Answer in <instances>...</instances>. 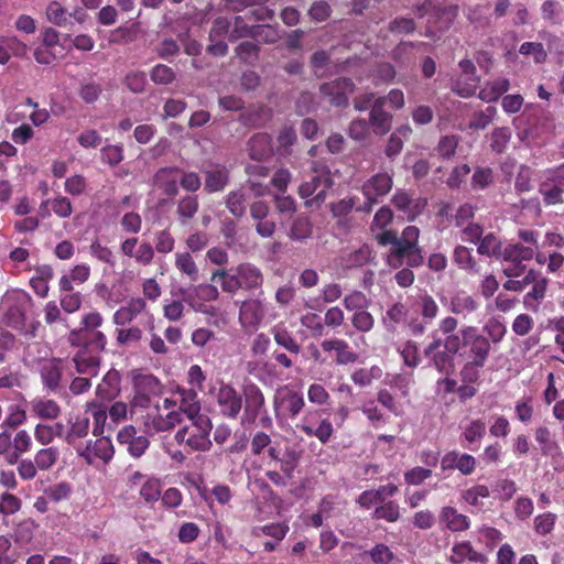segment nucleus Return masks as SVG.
<instances>
[{"mask_svg": "<svg viewBox=\"0 0 564 564\" xmlns=\"http://www.w3.org/2000/svg\"><path fill=\"white\" fill-rule=\"evenodd\" d=\"M458 321L446 316L438 322L437 329L432 332V341L424 348V355L432 365L446 376L455 369L454 358L459 341L460 329L456 333Z\"/></svg>", "mask_w": 564, "mask_h": 564, "instance_id": "obj_1", "label": "nucleus"}, {"mask_svg": "<svg viewBox=\"0 0 564 564\" xmlns=\"http://www.w3.org/2000/svg\"><path fill=\"white\" fill-rule=\"evenodd\" d=\"M210 281L220 285L224 293L231 296L239 291L253 292L263 285L264 276L260 268L242 262L231 268H218L212 271Z\"/></svg>", "mask_w": 564, "mask_h": 564, "instance_id": "obj_2", "label": "nucleus"}, {"mask_svg": "<svg viewBox=\"0 0 564 564\" xmlns=\"http://www.w3.org/2000/svg\"><path fill=\"white\" fill-rule=\"evenodd\" d=\"M213 424L207 415L189 419L174 435L175 442L184 446L188 453L206 452L212 447L210 432Z\"/></svg>", "mask_w": 564, "mask_h": 564, "instance_id": "obj_3", "label": "nucleus"}, {"mask_svg": "<svg viewBox=\"0 0 564 564\" xmlns=\"http://www.w3.org/2000/svg\"><path fill=\"white\" fill-rule=\"evenodd\" d=\"M491 352V343L475 326H463L460 328L459 341L456 355L464 361L486 364Z\"/></svg>", "mask_w": 564, "mask_h": 564, "instance_id": "obj_4", "label": "nucleus"}, {"mask_svg": "<svg viewBox=\"0 0 564 564\" xmlns=\"http://www.w3.org/2000/svg\"><path fill=\"white\" fill-rule=\"evenodd\" d=\"M33 305L34 302L30 294L22 290L7 293L2 301L6 324L14 329L23 330L26 326V315Z\"/></svg>", "mask_w": 564, "mask_h": 564, "instance_id": "obj_5", "label": "nucleus"}, {"mask_svg": "<svg viewBox=\"0 0 564 564\" xmlns=\"http://www.w3.org/2000/svg\"><path fill=\"white\" fill-rule=\"evenodd\" d=\"M305 406L304 395L290 386H283L275 391L273 409L276 420L294 421Z\"/></svg>", "mask_w": 564, "mask_h": 564, "instance_id": "obj_6", "label": "nucleus"}, {"mask_svg": "<svg viewBox=\"0 0 564 564\" xmlns=\"http://www.w3.org/2000/svg\"><path fill=\"white\" fill-rule=\"evenodd\" d=\"M296 429L307 437H315L321 444L330 442L335 429L329 417L323 416L321 409H308L296 424Z\"/></svg>", "mask_w": 564, "mask_h": 564, "instance_id": "obj_7", "label": "nucleus"}, {"mask_svg": "<svg viewBox=\"0 0 564 564\" xmlns=\"http://www.w3.org/2000/svg\"><path fill=\"white\" fill-rule=\"evenodd\" d=\"M173 295L181 297L194 312L205 313L206 303L217 301L220 293L213 283H192L189 286L178 288Z\"/></svg>", "mask_w": 564, "mask_h": 564, "instance_id": "obj_8", "label": "nucleus"}, {"mask_svg": "<svg viewBox=\"0 0 564 564\" xmlns=\"http://www.w3.org/2000/svg\"><path fill=\"white\" fill-rule=\"evenodd\" d=\"M534 257V248L532 245L524 246L521 242L508 243L503 247V252L500 261L508 262L509 264L503 269L505 275L508 278H518L524 270V261H530Z\"/></svg>", "mask_w": 564, "mask_h": 564, "instance_id": "obj_9", "label": "nucleus"}, {"mask_svg": "<svg viewBox=\"0 0 564 564\" xmlns=\"http://www.w3.org/2000/svg\"><path fill=\"white\" fill-rule=\"evenodd\" d=\"M215 401L218 413L226 419H238L242 410V394L228 382L220 381L215 391Z\"/></svg>", "mask_w": 564, "mask_h": 564, "instance_id": "obj_10", "label": "nucleus"}, {"mask_svg": "<svg viewBox=\"0 0 564 564\" xmlns=\"http://www.w3.org/2000/svg\"><path fill=\"white\" fill-rule=\"evenodd\" d=\"M354 89V82L347 77L336 78L322 84L319 87L321 94L328 98L330 105L335 107H346L348 105V97Z\"/></svg>", "mask_w": 564, "mask_h": 564, "instance_id": "obj_11", "label": "nucleus"}, {"mask_svg": "<svg viewBox=\"0 0 564 564\" xmlns=\"http://www.w3.org/2000/svg\"><path fill=\"white\" fill-rule=\"evenodd\" d=\"M334 185V181L328 172H323L311 177L310 181L302 183L299 187V195L302 198L313 196L311 203L315 202L317 205L323 203L326 198L328 189Z\"/></svg>", "mask_w": 564, "mask_h": 564, "instance_id": "obj_12", "label": "nucleus"}, {"mask_svg": "<svg viewBox=\"0 0 564 564\" xmlns=\"http://www.w3.org/2000/svg\"><path fill=\"white\" fill-rule=\"evenodd\" d=\"M68 343L73 347L87 349L90 352L100 354L106 349L107 337L100 330L84 332L73 329L68 337Z\"/></svg>", "mask_w": 564, "mask_h": 564, "instance_id": "obj_13", "label": "nucleus"}, {"mask_svg": "<svg viewBox=\"0 0 564 564\" xmlns=\"http://www.w3.org/2000/svg\"><path fill=\"white\" fill-rule=\"evenodd\" d=\"M387 261L394 269L401 268L404 261L409 267L416 268L423 263L422 250L398 241L390 248Z\"/></svg>", "mask_w": 564, "mask_h": 564, "instance_id": "obj_14", "label": "nucleus"}, {"mask_svg": "<svg viewBox=\"0 0 564 564\" xmlns=\"http://www.w3.org/2000/svg\"><path fill=\"white\" fill-rule=\"evenodd\" d=\"M65 360L53 357L44 360L40 367V378L43 388L50 392L56 393L62 383Z\"/></svg>", "mask_w": 564, "mask_h": 564, "instance_id": "obj_15", "label": "nucleus"}, {"mask_svg": "<svg viewBox=\"0 0 564 564\" xmlns=\"http://www.w3.org/2000/svg\"><path fill=\"white\" fill-rule=\"evenodd\" d=\"M117 440L121 445L127 446L128 453L134 457H141L149 448L150 441L145 435L138 434L133 425L122 427L117 435Z\"/></svg>", "mask_w": 564, "mask_h": 564, "instance_id": "obj_16", "label": "nucleus"}, {"mask_svg": "<svg viewBox=\"0 0 564 564\" xmlns=\"http://www.w3.org/2000/svg\"><path fill=\"white\" fill-rule=\"evenodd\" d=\"M264 317V306L258 299H249L241 303L239 308V322L243 329L253 332Z\"/></svg>", "mask_w": 564, "mask_h": 564, "instance_id": "obj_17", "label": "nucleus"}, {"mask_svg": "<svg viewBox=\"0 0 564 564\" xmlns=\"http://www.w3.org/2000/svg\"><path fill=\"white\" fill-rule=\"evenodd\" d=\"M72 364L78 375L97 377L100 370L101 357L87 349L78 348L72 357Z\"/></svg>", "mask_w": 564, "mask_h": 564, "instance_id": "obj_18", "label": "nucleus"}, {"mask_svg": "<svg viewBox=\"0 0 564 564\" xmlns=\"http://www.w3.org/2000/svg\"><path fill=\"white\" fill-rule=\"evenodd\" d=\"M386 98H376L369 112V126L377 135L387 134L392 124V115L383 109Z\"/></svg>", "mask_w": 564, "mask_h": 564, "instance_id": "obj_19", "label": "nucleus"}, {"mask_svg": "<svg viewBox=\"0 0 564 564\" xmlns=\"http://www.w3.org/2000/svg\"><path fill=\"white\" fill-rule=\"evenodd\" d=\"M90 421L87 414L70 415L67 420V429L64 441L73 446L76 445L89 434Z\"/></svg>", "mask_w": 564, "mask_h": 564, "instance_id": "obj_20", "label": "nucleus"}, {"mask_svg": "<svg viewBox=\"0 0 564 564\" xmlns=\"http://www.w3.org/2000/svg\"><path fill=\"white\" fill-rule=\"evenodd\" d=\"M174 397V405H177V410L181 411L183 415H186L188 420L204 415L200 413V402L195 390L178 389Z\"/></svg>", "mask_w": 564, "mask_h": 564, "instance_id": "obj_21", "label": "nucleus"}, {"mask_svg": "<svg viewBox=\"0 0 564 564\" xmlns=\"http://www.w3.org/2000/svg\"><path fill=\"white\" fill-rule=\"evenodd\" d=\"M178 167H161L153 176V184L164 195L175 197L178 194Z\"/></svg>", "mask_w": 564, "mask_h": 564, "instance_id": "obj_22", "label": "nucleus"}, {"mask_svg": "<svg viewBox=\"0 0 564 564\" xmlns=\"http://www.w3.org/2000/svg\"><path fill=\"white\" fill-rule=\"evenodd\" d=\"M247 150L250 159L261 162L273 154L272 138L270 134L260 132L253 134L247 143Z\"/></svg>", "mask_w": 564, "mask_h": 564, "instance_id": "obj_23", "label": "nucleus"}, {"mask_svg": "<svg viewBox=\"0 0 564 564\" xmlns=\"http://www.w3.org/2000/svg\"><path fill=\"white\" fill-rule=\"evenodd\" d=\"M321 347L325 352H336L335 364L338 366L354 364L358 359V355L352 351L349 344L340 338L325 339L321 343Z\"/></svg>", "mask_w": 564, "mask_h": 564, "instance_id": "obj_24", "label": "nucleus"}, {"mask_svg": "<svg viewBox=\"0 0 564 564\" xmlns=\"http://www.w3.org/2000/svg\"><path fill=\"white\" fill-rule=\"evenodd\" d=\"M245 415L248 420H256L265 405V399L261 389L254 384H247L243 389Z\"/></svg>", "mask_w": 564, "mask_h": 564, "instance_id": "obj_25", "label": "nucleus"}, {"mask_svg": "<svg viewBox=\"0 0 564 564\" xmlns=\"http://www.w3.org/2000/svg\"><path fill=\"white\" fill-rule=\"evenodd\" d=\"M393 180L388 173H377L367 180L362 186L361 192L365 197L379 198L386 196L392 188Z\"/></svg>", "mask_w": 564, "mask_h": 564, "instance_id": "obj_26", "label": "nucleus"}, {"mask_svg": "<svg viewBox=\"0 0 564 564\" xmlns=\"http://www.w3.org/2000/svg\"><path fill=\"white\" fill-rule=\"evenodd\" d=\"M30 410L33 416L43 421H55L62 414L61 405L55 400L44 397L34 398L30 402Z\"/></svg>", "mask_w": 564, "mask_h": 564, "instance_id": "obj_27", "label": "nucleus"}, {"mask_svg": "<svg viewBox=\"0 0 564 564\" xmlns=\"http://www.w3.org/2000/svg\"><path fill=\"white\" fill-rule=\"evenodd\" d=\"M487 425L482 419H474L469 421L462 431V445L469 449H475L486 435Z\"/></svg>", "mask_w": 564, "mask_h": 564, "instance_id": "obj_28", "label": "nucleus"}, {"mask_svg": "<svg viewBox=\"0 0 564 564\" xmlns=\"http://www.w3.org/2000/svg\"><path fill=\"white\" fill-rule=\"evenodd\" d=\"M141 23L120 25L109 32L107 41L109 45H128L135 42L141 36Z\"/></svg>", "mask_w": 564, "mask_h": 564, "instance_id": "obj_29", "label": "nucleus"}, {"mask_svg": "<svg viewBox=\"0 0 564 564\" xmlns=\"http://www.w3.org/2000/svg\"><path fill=\"white\" fill-rule=\"evenodd\" d=\"M121 391V375L116 369H110L104 376L96 388V395L101 400H113Z\"/></svg>", "mask_w": 564, "mask_h": 564, "instance_id": "obj_30", "label": "nucleus"}, {"mask_svg": "<svg viewBox=\"0 0 564 564\" xmlns=\"http://www.w3.org/2000/svg\"><path fill=\"white\" fill-rule=\"evenodd\" d=\"M531 284L532 289L523 296V305L527 310L536 313L540 310L541 301L546 295L549 279L542 276L538 271V275Z\"/></svg>", "mask_w": 564, "mask_h": 564, "instance_id": "obj_31", "label": "nucleus"}, {"mask_svg": "<svg viewBox=\"0 0 564 564\" xmlns=\"http://www.w3.org/2000/svg\"><path fill=\"white\" fill-rule=\"evenodd\" d=\"M440 521L451 532H463L469 529L470 520L467 516L459 513L456 508L446 506L440 511Z\"/></svg>", "mask_w": 564, "mask_h": 564, "instance_id": "obj_32", "label": "nucleus"}, {"mask_svg": "<svg viewBox=\"0 0 564 564\" xmlns=\"http://www.w3.org/2000/svg\"><path fill=\"white\" fill-rule=\"evenodd\" d=\"M466 560L480 564H485L487 562L486 555L474 550L470 542L463 541L454 544L452 547V555L449 557L451 563L463 564Z\"/></svg>", "mask_w": 564, "mask_h": 564, "instance_id": "obj_33", "label": "nucleus"}, {"mask_svg": "<svg viewBox=\"0 0 564 564\" xmlns=\"http://www.w3.org/2000/svg\"><path fill=\"white\" fill-rule=\"evenodd\" d=\"M174 267L181 276L186 278L191 283L199 280V268L189 251L176 252Z\"/></svg>", "mask_w": 564, "mask_h": 564, "instance_id": "obj_34", "label": "nucleus"}, {"mask_svg": "<svg viewBox=\"0 0 564 564\" xmlns=\"http://www.w3.org/2000/svg\"><path fill=\"white\" fill-rule=\"evenodd\" d=\"M453 262L460 269L466 271L469 274H479L480 265L476 261L475 257L471 253V249L458 245L454 248L453 251Z\"/></svg>", "mask_w": 564, "mask_h": 564, "instance_id": "obj_35", "label": "nucleus"}, {"mask_svg": "<svg viewBox=\"0 0 564 564\" xmlns=\"http://www.w3.org/2000/svg\"><path fill=\"white\" fill-rule=\"evenodd\" d=\"M33 445L32 437L26 430L18 431L12 438V453L7 458L8 465H15L19 458L31 451Z\"/></svg>", "mask_w": 564, "mask_h": 564, "instance_id": "obj_36", "label": "nucleus"}, {"mask_svg": "<svg viewBox=\"0 0 564 564\" xmlns=\"http://www.w3.org/2000/svg\"><path fill=\"white\" fill-rule=\"evenodd\" d=\"M479 303L469 294L465 292L456 293L451 297L449 311L455 315H460L464 318L477 311Z\"/></svg>", "mask_w": 564, "mask_h": 564, "instance_id": "obj_37", "label": "nucleus"}, {"mask_svg": "<svg viewBox=\"0 0 564 564\" xmlns=\"http://www.w3.org/2000/svg\"><path fill=\"white\" fill-rule=\"evenodd\" d=\"M509 88L510 82L508 78H496L484 85L479 90L478 97L486 102L497 101Z\"/></svg>", "mask_w": 564, "mask_h": 564, "instance_id": "obj_38", "label": "nucleus"}, {"mask_svg": "<svg viewBox=\"0 0 564 564\" xmlns=\"http://www.w3.org/2000/svg\"><path fill=\"white\" fill-rule=\"evenodd\" d=\"M477 252L480 256H486L488 258H496L501 260L503 248L502 241L498 238L495 232H488L482 235L481 239L477 245Z\"/></svg>", "mask_w": 564, "mask_h": 564, "instance_id": "obj_39", "label": "nucleus"}, {"mask_svg": "<svg viewBox=\"0 0 564 564\" xmlns=\"http://www.w3.org/2000/svg\"><path fill=\"white\" fill-rule=\"evenodd\" d=\"M158 381L153 376H143L135 381L137 391L130 402V413H133L134 409H147L150 406L151 399L150 397L140 391L141 388H151L152 386H156Z\"/></svg>", "mask_w": 564, "mask_h": 564, "instance_id": "obj_40", "label": "nucleus"}, {"mask_svg": "<svg viewBox=\"0 0 564 564\" xmlns=\"http://www.w3.org/2000/svg\"><path fill=\"white\" fill-rule=\"evenodd\" d=\"M61 451L57 446H43L35 452L33 460L40 471L51 470L58 462Z\"/></svg>", "mask_w": 564, "mask_h": 564, "instance_id": "obj_41", "label": "nucleus"}, {"mask_svg": "<svg viewBox=\"0 0 564 564\" xmlns=\"http://www.w3.org/2000/svg\"><path fill=\"white\" fill-rule=\"evenodd\" d=\"M86 412H89L93 416V434L95 436H101L109 417L107 406L97 401H90L86 403Z\"/></svg>", "mask_w": 564, "mask_h": 564, "instance_id": "obj_42", "label": "nucleus"}, {"mask_svg": "<svg viewBox=\"0 0 564 564\" xmlns=\"http://www.w3.org/2000/svg\"><path fill=\"white\" fill-rule=\"evenodd\" d=\"M115 334L119 347L137 346L143 338V330L137 325L117 327Z\"/></svg>", "mask_w": 564, "mask_h": 564, "instance_id": "obj_43", "label": "nucleus"}, {"mask_svg": "<svg viewBox=\"0 0 564 564\" xmlns=\"http://www.w3.org/2000/svg\"><path fill=\"white\" fill-rule=\"evenodd\" d=\"M199 208L198 197L196 195H186L177 202L176 215L182 225L193 219Z\"/></svg>", "mask_w": 564, "mask_h": 564, "instance_id": "obj_44", "label": "nucleus"}, {"mask_svg": "<svg viewBox=\"0 0 564 564\" xmlns=\"http://www.w3.org/2000/svg\"><path fill=\"white\" fill-rule=\"evenodd\" d=\"M534 438L540 445V451L543 456H553L560 449L556 441L552 438L551 431L547 426H539L534 431Z\"/></svg>", "mask_w": 564, "mask_h": 564, "instance_id": "obj_45", "label": "nucleus"}, {"mask_svg": "<svg viewBox=\"0 0 564 564\" xmlns=\"http://www.w3.org/2000/svg\"><path fill=\"white\" fill-rule=\"evenodd\" d=\"M248 196L242 189L232 191L226 197L228 210L237 218L246 215Z\"/></svg>", "mask_w": 564, "mask_h": 564, "instance_id": "obj_46", "label": "nucleus"}, {"mask_svg": "<svg viewBox=\"0 0 564 564\" xmlns=\"http://www.w3.org/2000/svg\"><path fill=\"white\" fill-rule=\"evenodd\" d=\"M251 39L263 44H275L280 39L278 26L271 24L252 25Z\"/></svg>", "mask_w": 564, "mask_h": 564, "instance_id": "obj_47", "label": "nucleus"}, {"mask_svg": "<svg viewBox=\"0 0 564 564\" xmlns=\"http://www.w3.org/2000/svg\"><path fill=\"white\" fill-rule=\"evenodd\" d=\"M541 14L544 21L553 25H560L564 21V8L555 0H545L541 4Z\"/></svg>", "mask_w": 564, "mask_h": 564, "instance_id": "obj_48", "label": "nucleus"}, {"mask_svg": "<svg viewBox=\"0 0 564 564\" xmlns=\"http://www.w3.org/2000/svg\"><path fill=\"white\" fill-rule=\"evenodd\" d=\"M229 182V174L226 169H217L206 172L205 189L208 193L223 191Z\"/></svg>", "mask_w": 564, "mask_h": 564, "instance_id": "obj_49", "label": "nucleus"}, {"mask_svg": "<svg viewBox=\"0 0 564 564\" xmlns=\"http://www.w3.org/2000/svg\"><path fill=\"white\" fill-rule=\"evenodd\" d=\"M248 15H234L229 19L230 33L229 41L235 42L240 39L250 37L252 32V25L247 23Z\"/></svg>", "mask_w": 564, "mask_h": 564, "instance_id": "obj_50", "label": "nucleus"}, {"mask_svg": "<svg viewBox=\"0 0 564 564\" xmlns=\"http://www.w3.org/2000/svg\"><path fill=\"white\" fill-rule=\"evenodd\" d=\"M560 185L561 184L552 183L547 180L540 184L539 192L542 195L545 205H557L564 203V189Z\"/></svg>", "mask_w": 564, "mask_h": 564, "instance_id": "obj_51", "label": "nucleus"}, {"mask_svg": "<svg viewBox=\"0 0 564 564\" xmlns=\"http://www.w3.org/2000/svg\"><path fill=\"white\" fill-rule=\"evenodd\" d=\"M401 517L400 506L393 500H388L377 506L372 512V519L386 520L387 522H397Z\"/></svg>", "mask_w": 564, "mask_h": 564, "instance_id": "obj_52", "label": "nucleus"}, {"mask_svg": "<svg viewBox=\"0 0 564 564\" xmlns=\"http://www.w3.org/2000/svg\"><path fill=\"white\" fill-rule=\"evenodd\" d=\"M349 321L354 329L358 333H369L375 327V317L368 308H362L351 313Z\"/></svg>", "mask_w": 564, "mask_h": 564, "instance_id": "obj_53", "label": "nucleus"}, {"mask_svg": "<svg viewBox=\"0 0 564 564\" xmlns=\"http://www.w3.org/2000/svg\"><path fill=\"white\" fill-rule=\"evenodd\" d=\"M406 308L401 302L392 304L386 312L382 323L388 330H394L395 326L405 321Z\"/></svg>", "mask_w": 564, "mask_h": 564, "instance_id": "obj_54", "label": "nucleus"}, {"mask_svg": "<svg viewBox=\"0 0 564 564\" xmlns=\"http://www.w3.org/2000/svg\"><path fill=\"white\" fill-rule=\"evenodd\" d=\"M273 338L274 341L280 346L286 349L289 352L297 355L301 350L300 344L293 337V335L284 327H274L273 328Z\"/></svg>", "mask_w": 564, "mask_h": 564, "instance_id": "obj_55", "label": "nucleus"}, {"mask_svg": "<svg viewBox=\"0 0 564 564\" xmlns=\"http://www.w3.org/2000/svg\"><path fill=\"white\" fill-rule=\"evenodd\" d=\"M140 497L147 503L156 502L161 497V481L156 477H148L144 481H142L140 488Z\"/></svg>", "mask_w": 564, "mask_h": 564, "instance_id": "obj_56", "label": "nucleus"}, {"mask_svg": "<svg viewBox=\"0 0 564 564\" xmlns=\"http://www.w3.org/2000/svg\"><path fill=\"white\" fill-rule=\"evenodd\" d=\"M370 302L371 301L366 296L365 293L357 290L346 294L343 299V305L350 313L357 312L362 308H368Z\"/></svg>", "mask_w": 564, "mask_h": 564, "instance_id": "obj_57", "label": "nucleus"}, {"mask_svg": "<svg viewBox=\"0 0 564 564\" xmlns=\"http://www.w3.org/2000/svg\"><path fill=\"white\" fill-rule=\"evenodd\" d=\"M260 46L253 42H241L236 48V56L246 64H253L259 57Z\"/></svg>", "mask_w": 564, "mask_h": 564, "instance_id": "obj_58", "label": "nucleus"}, {"mask_svg": "<svg viewBox=\"0 0 564 564\" xmlns=\"http://www.w3.org/2000/svg\"><path fill=\"white\" fill-rule=\"evenodd\" d=\"M150 78L156 85H170L175 78V72L165 64H156L150 70Z\"/></svg>", "mask_w": 564, "mask_h": 564, "instance_id": "obj_59", "label": "nucleus"}, {"mask_svg": "<svg viewBox=\"0 0 564 564\" xmlns=\"http://www.w3.org/2000/svg\"><path fill=\"white\" fill-rule=\"evenodd\" d=\"M301 325L310 330L312 337H322L325 335V324L316 313H306L301 316Z\"/></svg>", "mask_w": 564, "mask_h": 564, "instance_id": "obj_60", "label": "nucleus"}, {"mask_svg": "<svg viewBox=\"0 0 564 564\" xmlns=\"http://www.w3.org/2000/svg\"><path fill=\"white\" fill-rule=\"evenodd\" d=\"M43 205H50L51 210L61 218H68L73 213L69 198L62 195L44 200Z\"/></svg>", "mask_w": 564, "mask_h": 564, "instance_id": "obj_61", "label": "nucleus"}, {"mask_svg": "<svg viewBox=\"0 0 564 564\" xmlns=\"http://www.w3.org/2000/svg\"><path fill=\"white\" fill-rule=\"evenodd\" d=\"M556 514L550 511L538 514L533 520L534 531L539 535H547L555 527Z\"/></svg>", "mask_w": 564, "mask_h": 564, "instance_id": "obj_62", "label": "nucleus"}, {"mask_svg": "<svg viewBox=\"0 0 564 564\" xmlns=\"http://www.w3.org/2000/svg\"><path fill=\"white\" fill-rule=\"evenodd\" d=\"M96 459L108 463L113 457V446L109 437L100 436L93 443Z\"/></svg>", "mask_w": 564, "mask_h": 564, "instance_id": "obj_63", "label": "nucleus"}, {"mask_svg": "<svg viewBox=\"0 0 564 564\" xmlns=\"http://www.w3.org/2000/svg\"><path fill=\"white\" fill-rule=\"evenodd\" d=\"M312 235V224L306 216H299L294 219L290 237L294 240H304Z\"/></svg>", "mask_w": 564, "mask_h": 564, "instance_id": "obj_64", "label": "nucleus"}]
</instances>
